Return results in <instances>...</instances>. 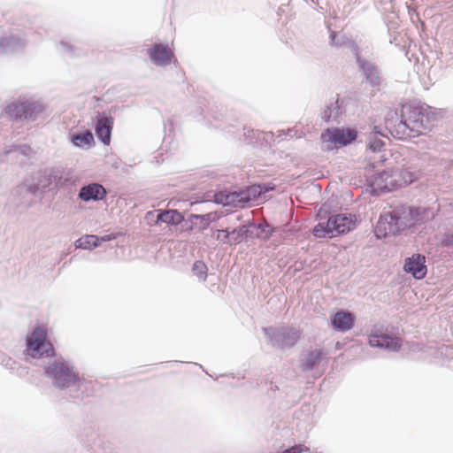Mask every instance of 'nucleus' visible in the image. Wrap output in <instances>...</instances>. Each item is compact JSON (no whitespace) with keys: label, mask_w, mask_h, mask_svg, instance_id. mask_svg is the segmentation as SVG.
<instances>
[{"label":"nucleus","mask_w":453,"mask_h":453,"mask_svg":"<svg viewBox=\"0 0 453 453\" xmlns=\"http://www.w3.org/2000/svg\"><path fill=\"white\" fill-rule=\"evenodd\" d=\"M426 211L422 208L399 205L380 215L376 227L377 237L395 234L407 228L415 227L426 220Z\"/></svg>","instance_id":"1"},{"label":"nucleus","mask_w":453,"mask_h":453,"mask_svg":"<svg viewBox=\"0 0 453 453\" xmlns=\"http://www.w3.org/2000/svg\"><path fill=\"white\" fill-rule=\"evenodd\" d=\"M434 120V114L430 108L405 105L402 109L401 120L395 125L386 120L387 128L397 138L405 139L416 136L429 130Z\"/></svg>","instance_id":"2"},{"label":"nucleus","mask_w":453,"mask_h":453,"mask_svg":"<svg viewBox=\"0 0 453 453\" xmlns=\"http://www.w3.org/2000/svg\"><path fill=\"white\" fill-rule=\"evenodd\" d=\"M260 185H252L244 190L222 191L213 195H208L204 199H200V203L210 202L214 198V203L223 206L243 207L246 204L259 203L266 199L265 193Z\"/></svg>","instance_id":"3"},{"label":"nucleus","mask_w":453,"mask_h":453,"mask_svg":"<svg viewBox=\"0 0 453 453\" xmlns=\"http://www.w3.org/2000/svg\"><path fill=\"white\" fill-rule=\"evenodd\" d=\"M418 178L417 173L403 167H395L385 170L371 180V186L374 190L392 191L405 187Z\"/></svg>","instance_id":"4"},{"label":"nucleus","mask_w":453,"mask_h":453,"mask_svg":"<svg viewBox=\"0 0 453 453\" xmlns=\"http://www.w3.org/2000/svg\"><path fill=\"white\" fill-rule=\"evenodd\" d=\"M357 226V219L351 214H336L327 219H320L314 226L313 234L318 238H332L349 233Z\"/></svg>","instance_id":"5"},{"label":"nucleus","mask_w":453,"mask_h":453,"mask_svg":"<svg viewBox=\"0 0 453 453\" xmlns=\"http://www.w3.org/2000/svg\"><path fill=\"white\" fill-rule=\"evenodd\" d=\"M27 352L33 357L54 355L52 344L47 341V332L42 327H36L27 339Z\"/></svg>","instance_id":"6"},{"label":"nucleus","mask_w":453,"mask_h":453,"mask_svg":"<svg viewBox=\"0 0 453 453\" xmlns=\"http://www.w3.org/2000/svg\"><path fill=\"white\" fill-rule=\"evenodd\" d=\"M357 132L352 128H331L321 134L324 150H331L350 143L357 138Z\"/></svg>","instance_id":"7"},{"label":"nucleus","mask_w":453,"mask_h":453,"mask_svg":"<svg viewBox=\"0 0 453 453\" xmlns=\"http://www.w3.org/2000/svg\"><path fill=\"white\" fill-rule=\"evenodd\" d=\"M369 345L396 351L401 348V340L388 334L382 326H375L369 335Z\"/></svg>","instance_id":"8"},{"label":"nucleus","mask_w":453,"mask_h":453,"mask_svg":"<svg viewBox=\"0 0 453 453\" xmlns=\"http://www.w3.org/2000/svg\"><path fill=\"white\" fill-rule=\"evenodd\" d=\"M51 374L59 388H69L79 381V376L66 363L55 362L47 370Z\"/></svg>","instance_id":"9"},{"label":"nucleus","mask_w":453,"mask_h":453,"mask_svg":"<svg viewBox=\"0 0 453 453\" xmlns=\"http://www.w3.org/2000/svg\"><path fill=\"white\" fill-rule=\"evenodd\" d=\"M374 129H377V127ZM380 135V133L375 130L369 134L367 139L366 157L372 168H375L379 164L386 160L385 154L383 153L385 143Z\"/></svg>","instance_id":"10"},{"label":"nucleus","mask_w":453,"mask_h":453,"mask_svg":"<svg viewBox=\"0 0 453 453\" xmlns=\"http://www.w3.org/2000/svg\"><path fill=\"white\" fill-rule=\"evenodd\" d=\"M264 332L273 346L290 347L299 338L298 331L294 328H265Z\"/></svg>","instance_id":"11"},{"label":"nucleus","mask_w":453,"mask_h":453,"mask_svg":"<svg viewBox=\"0 0 453 453\" xmlns=\"http://www.w3.org/2000/svg\"><path fill=\"white\" fill-rule=\"evenodd\" d=\"M403 270L411 274L415 279H423L427 273L426 265V257L420 254H412L404 261Z\"/></svg>","instance_id":"12"},{"label":"nucleus","mask_w":453,"mask_h":453,"mask_svg":"<svg viewBox=\"0 0 453 453\" xmlns=\"http://www.w3.org/2000/svg\"><path fill=\"white\" fill-rule=\"evenodd\" d=\"M114 125V119L104 112L96 116V134L105 145L111 142V134Z\"/></svg>","instance_id":"13"},{"label":"nucleus","mask_w":453,"mask_h":453,"mask_svg":"<svg viewBox=\"0 0 453 453\" xmlns=\"http://www.w3.org/2000/svg\"><path fill=\"white\" fill-rule=\"evenodd\" d=\"M355 319L354 314L341 310L330 317V323L334 330L345 333L354 326Z\"/></svg>","instance_id":"14"},{"label":"nucleus","mask_w":453,"mask_h":453,"mask_svg":"<svg viewBox=\"0 0 453 453\" xmlns=\"http://www.w3.org/2000/svg\"><path fill=\"white\" fill-rule=\"evenodd\" d=\"M35 109L36 106L32 103L14 102L6 107L5 112L14 119H32Z\"/></svg>","instance_id":"15"},{"label":"nucleus","mask_w":453,"mask_h":453,"mask_svg":"<svg viewBox=\"0 0 453 453\" xmlns=\"http://www.w3.org/2000/svg\"><path fill=\"white\" fill-rule=\"evenodd\" d=\"M106 189L98 183H91L81 188L79 198L84 202L102 200L106 196Z\"/></svg>","instance_id":"16"},{"label":"nucleus","mask_w":453,"mask_h":453,"mask_svg":"<svg viewBox=\"0 0 453 453\" xmlns=\"http://www.w3.org/2000/svg\"><path fill=\"white\" fill-rule=\"evenodd\" d=\"M150 57L157 65H167L173 58L172 50L163 44H156L150 50Z\"/></svg>","instance_id":"17"},{"label":"nucleus","mask_w":453,"mask_h":453,"mask_svg":"<svg viewBox=\"0 0 453 453\" xmlns=\"http://www.w3.org/2000/svg\"><path fill=\"white\" fill-rule=\"evenodd\" d=\"M240 220L239 217L230 218L227 221L230 225L231 231V242L232 244L240 243L245 240L248 234V229L246 225L236 226V222Z\"/></svg>","instance_id":"18"},{"label":"nucleus","mask_w":453,"mask_h":453,"mask_svg":"<svg viewBox=\"0 0 453 453\" xmlns=\"http://www.w3.org/2000/svg\"><path fill=\"white\" fill-rule=\"evenodd\" d=\"M357 62L360 69L364 72L366 80L371 83V85H378L380 78L376 67L372 64L362 60L360 58H357Z\"/></svg>","instance_id":"19"},{"label":"nucleus","mask_w":453,"mask_h":453,"mask_svg":"<svg viewBox=\"0 0 453 453\" xmlns=\"http://www.w3.org/2000/svg\"><path fill=\"white\" fill-rule=\"evenodd\" d=\"M321 357L319 349H312L303 355L301 359V367L303 370L308 371L312 369L319 363Z\"/></svg>","instance_id":"20"},{"label":"nucleus","mask_w":453,"mask_h":453,"mask_svg":"<svg viewBox=\"0 0 453 453\" xmlns=\"http://www.w3.org/2000/svg\"><path fill=\"white\" fill-rule=\"evenodd\" d=\"M157 220L167 224L178 225L183 220V216L176 210L164 211L158 213Z\"/></svg>","instance_id":"21"},{"label":"nucleus","mask_w":453,"mask_h":453,"mask_svg":"<svg viewBox=\"0 0 453 453\" xmlns=\"http://www.w3.org/2000/svg\"><path fill=\"white\" fill-rule=\"evenodd\" d=\"M99 244V238L96 235H85L76 242V246L81 249H93Z\"/></svg>","instance_id":"22"},{"label":"nucleus","mask_w":453,"mask_h":453,"mask_svg":"<svg viewBox=\"0 0 453 453\" xmlns=\"http://www.w3.org/2000/svg\"><path fill=\"white\" fill-rule=\"evenodd\" d=\"M73 142L76 146L90 145L94 142L93 134L90 131L85 134L74 135Z\"/></svg>","instance_id":"23"},{"label":"nucleus","mask_w":453,"mask_h":453,"mask_svg":"<svg viewBox=\"0 0 453 453\" xmlns=\"http://www.w3.org/2000/svg\"><path fill=\"white\" fill-rule=\"evenodd\" d=\"M216 239L225 244H232L230 225L228 224L224 229L217 230L215 233Z\"/></svg>","instance_id":"24"},{"label":"nucleus","mask_w":453,"mask_h":453,"mask_svg":"<svg viewBox=\"0 0 453 453\" xmlns=\"http://www.w3.org/2000/svg\"><path fill=\"white\" fill-rule=\"evenodd\" d=\"M337 115H338V107L335 103L327 107V109L323 112L322 118L326 121H328L330 119H334L337 117Z\"/></svg>","instance_id":"25"},{"label":"nucleus","mask_w":453,"mask_h":453,"mask_svg":"<svg viewBox=\"0 0 453 453\" xmlns=\"http://www.w3.org/2000/svg\"><path fill=\"white\" fill-rule=\"evenodd\" d=\"M310 449L303 444L295 445L282 453H301V452H308Z\"/></svg>","instance_id":"26"},{"label":"nucleus","mask_w":453,"mask_h":453,"mask_svg":"<svg viewBox=\"0 0 453 453\" xmlns=\"http://www.w3.org/2000/svg\"><path fill=\"white\" fill-rule=\"evenodd\" d=\"M258 228L261 229V233L257 234L260 238L267 239L272 234V228L268 225H259Z\"/></svg>","instance_id":"27"},{"label":"nucleus","mask_w":453,"mask_h":453,"mask_svg":"<svg viewBox=\"0 0 453 453\" xmlns=\"http://www.w3.org/2000/svg\"><path fill=\"white\" fill-rule=\"evenodd\" d=\"M216 219H218V215L216 213H208L204 216H200V225L203 223V221H213Z\"/></svg>","instance_id":"28"},{"label":"nucleus","mask_w":453,"mask_h":453,"mask_svg":"<svg viewBox=\"0 0 453 453\" xmlns=\"http://www.w3.org/2000/svg\"><path fill=\"white\" fill-rule=\"evenodd\" d=\"M331 38H332L333 41H334L335 35H331Z\"/></svg>","instance_id":"29"}]
</instances>
